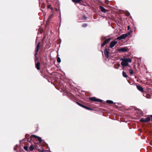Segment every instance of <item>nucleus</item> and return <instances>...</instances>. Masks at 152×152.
Returning <instances> with one entry per match:
<instances>
[{"label":"nucleus","instance_id":"1","mask_svg":"<svg viewBox=\"0 0 152 152\" xmlns=\"http://www.w3.org/2000/svg\"><path fill=\"white\" fill-rule=\"evenodd\" d=\"M120 60L122 61L121 64L122 66H128V63H131L132 62V60L130 58H121L120 59Z\"/></svg>","mask_w":152,"mask_h":152},{"label":"nucleus","instance_id":"2","mask_svg":"<svg viewBox=\"0 0 152 152\" xmlns=\"http://www.w3.org/2000/svg\"><path fill=\"white\" fill-rule=\"evenodd\" d=\"M109 49L108 48H106L104 50V53L105 57L108 58L109 57Z\"/></svg>","mask_w":152,"mask_h":152},{"label":"nucleus","instance_id":"3","mask_svg":"<svg viewBox=\"0 0 152 152\" xmlns=\"http://www.w3.org/2000/svg\"><path fill=\"white\" fill-rule=\"evenodd\" d=\"M40 46V42H39L38 44L37 45V47L36 48V49L35 51V60H37V56L38 55V52L39 51V48Z\"/></svg>","mask_w":152,"mask_h":152},{"label":"nucleus","instance_id":"4","mask_svg":"<svg viewBox=\"0 0 152 152\" xmlns=\"http://www.w3.org/2000/svg\"><path fill=\"white\" fill-rule=\"evenodd\" d=\"M150 120V117H148L145 118H142L140 120V121L141 122H148Z\"/></svg>","mask_w":152,"mask_h":152},{"label":"nucleus","instance_id":"5","mask_svg":"<svg viewBox=\"0 0 152 152\" xmlns=\"http://www.w3.org/2000/svg\"><path fill=\"white\" fill-rule=\"evenodd\" d=\"M127 36V35L126 34H124L121 35V36L118 37L117 39L119 40H121L122 39H124Z\"/></svg>","mask_w":152,"mask_h":152},{"label":"nucleus","instance_id":"6","mask_svg":"<svg viewBox=\"0 0 152 152\" xmlns=\"http://www.w3.org/2000/svg\"><path fill=\"white\" fill-rule=\"evenodd\" d=\"M117 43V42L115 40L111 42L110 45V48H112L115 45H116Z\"/></svg>","mask_w":152,"mask_h":152},{"label":"nucleus","instance_id":"7","mask_svg":"<svg viewBox=\"0 0 152 152\" xmlns=\"http://www.w3.org/2000/svg\"><path fill=\"white\" fill-rule=\"evenodd\" d=\"M89 99L91 101L96 102H101L102 101L101 100L97 99L95 97L89 98Z\"/></svg>","mask_w":152,"mask_h":152},{"label":"nucleus","instance_id":"8","mask_svg":"<svg viewBox=\"0 0 152 152\" xmlns=\"http://www.w3.org/2000/svg\"><path fill=\"white\" fill-rule=\"evenodd\" d=\"M111 39L110 38H109L106 39L102 43L101 45V47H102L104 46V45H105V44L108 42L110 41L111 40Z\"/></svg>","mask_w":152,"mask_h":152},{"label":"nucleus","instance_id":"9","mask_svg":"<svg viewBox=\"0 0 152 152\" xmlns=\"http://www.w3.org/2000/svg\"><path fill=\"white\" fill-rule=\"evenodd\" d=\"M31 137H34L36 139L38 140L39 143L41 142L42 141V140L41 138L39 137L34 135H32Z\"/></svg>","mask_w":152,"mask_h":152},{"label":"nucleus","instance_id":"10","mask_svg":"<svg viewBox=\"0 0 152 152\" xmlns=\"http://www.w3.org/2000/svg\"><path fill=\"white\" fill-rule=\"evenodd\" d=\"M118 51H122L123 52H127L128 51V49L126 48H122L118 50Z\"/></svg>","mask_w":152,"mask_h":152},{"label":"nucleus","instance_id":"11","mask_svg":"<svg viewBox=\"0 0 152 152\" xmlns=\"http://www.w3.org/2000/svg\"><path fill=\"white\" fill-rule=\"evenodd\" d=\"M137 89L140 91L141 92L143 91V89L142 87L140 85H137Z\"/></svg>","mask_w":152,"mask_h":152},{"label":"nucleus","instance_id":"12","mask_svg":"<svg viewBox=\"0 0 152 152\" xmlns=\"http://www.w3.org/2000/svg\"><path fill=\"white\" fill-rule=\"evenodd\" d=\"M100 8L102 12H103L104 13L106 12V10L105 9L102 7L100 6Z\"/></svg>","mask_w":152,"mask_h":152},{"label":"nucleus","instance_id":"13","mask_svg":"<svg viewBox=\"0 0 152 152\" xmlns=\"http://www.w3.org/2000/svg\"><path fill=\"white\" fill-rule=\"evenodd\" d=\"M36 67L37 69L38 70L40 69V63L39 62H38L36 65Z\"/></svg>","mask_w":152,"mask_h":152},{"label":"nucleus","instance_id":"14","mask_svg":"<svg viewBox=\"0 0 152 152\" xmlns=\"http://www.w3.org/2000/svg\"><path fill=\"white\" fill-rule=\"evenodd\" d=\"M72 1L75 3H78L80 2V1H83V0H72Z\"/></svg>","mask_w":152,"mask_h":152},{"label":"nucleus","instance_id":"15","mask_svg":"<svg viewBox=\"0 0 152 152\" xmlns=\"http://www.w3.org/2000/svg\"><path fill=\"white\" fill-rule=\"evenodd\" d=\"M123 76L125 77H128V75H126V72L124 71H123L122 72Z\"/></svg>","mask_w":152,"mask_h":152},{"label":"nucleus","instance_id":"16","mask_svg":"<svg viewBox=\"0 0 152 152\" xmlns=\"http://www.w3.org/2000/svg\"><path fill=\"white\" fill-rule=\"evenodd\" d=\"M34 149V147L32 145H31L29 148V149L30 151H32Z\"/></svg>","mask_w":152,"mask_h":152},{"label":"nucleus","instance_id":"17","mask_svg":"<svg viewBox=\"0 0 152 152\" xmlns=\"http://www.w3.org/2000/svg\"><path fill=\"white\" fill-rule=\"evenodd\" d=\"M76 103L79 106H80L83 107H84V108H86V106L80 104V103H79L78 102H77Z\"/></svg>","mask_w":152,"mask_h":152},{"label":"nucleus","instance_id":"18","mask_svg":"<svg viewBox=\"0 0 152 152\" xmlns=\"http://www.w3.org/2000/svg\"><path fill=\"white\" fill-rule=\"evenodd\" d=\"M129 73L130 75H132L133 73V72L132 69H129Z\"/></svg>","mask_w":152,"mask_h":152},{"label":"nucleus","instance_id":"19","mask_svg":"<svg viewBox=\"0 0 152 152\" xmlns=\"http://www.w3.org/2000/svg\"><path fill=\"white\" fill-rule=\"evenodd\" d=\"M107 103L109 104H112L113 103V102L112 101L109 100H107Z\"/></svg>","mask_w":152,"mask_h":152},{"label":"nucleus","instance_id":"20","mask_svg":"<svg viewBox=\"0 0 152 152\" xmlns=\"http://www.w3.org/2000/svg\"><path fill=\"white\" fill-rule=\"evenodd\" d=\"M57 61L58 63H60L61 62V60L59 57H58L57 58Z\"/></svg>","mask_w":152,"mask_h":152},{"label":"nucleus","instance_id":"21","mask_svg":"<svg viewBox=\"0 0 152 152\" xmlns=\"http://www.w3.org/2000/svg\"><path fill=\"white\" fill-rule=\"evenodd\" d=\"M24 148L25 150L26 151H28V147L26 146H24Z\"/></svg>","mask_w":152,"mask_h":152},{"label":"nucleus","instance_id":"22","mask_svg":"<svg viewBox=\"0 0 152 152\" xmlns=\"http://www.w3.org/2000/svg\"><path fill=\"white\" fill-rule=\"evenodd\" d=\"M82 18L83 19L85 20L86 19V17H85L84 16H82Z\"/></svg>","mask_w":152,"mask_h":152},{"label":"nucleus","instance_id":"23","mask_svg":"<svg viewBox=\"0 0 152 152\" xmlns=\"http://www.w3.org/2000/svg\"><path fill=\"white\" fill-rule=\"evenodd\" d=\"M86 109H88V110H91V109L89 108V107H86Z\"/></svg>","mask_w":152,"mask_h":152},{"label":"nucleus","instance_id":"24","mask_svg":"<svg viewBox=\"0 0 152 152\" xmlns=\"http://www.w3.org/2000/svg\"><path fill=\"white\" fill-rule=\"evenodd\" d=\"M129 28H130V26H128V29H129Z\"/></svg>","mask_w":152,"mask_h":152},{"label":"nucleus","instance_id":"25","mask_svg":"<svg viewBox=\"0 0 152 152\" xmlns=\"http://www.w3.org/2000/svg\"><path fill=\"white\" fill-rule=\"evenodd\" d=\"M83 27H85V25H83Z\"/></svg>","mask_w":152,"mask_h":152},{"label":"nucleus","instance_id":"26","mask_svg":"<svg viewBox=\"0 0 152 152\" xmlns=\"http://www.w3.org/2000/svg\"><path fill=\"white\" fill-rule=\"evenodd\" d=\"M48 8H50V6H48Z\"/></svg>","mask_w":152,"mask_h":152},{"label":"nucleus","instance_id":"27","mask_svg":"<svg viewBox=\"0 0 152 152\" xmlns=\"http://www.w3.org/2000/svg\"><path fill=\"white\" fill-rule=\"evenodd\" d=\"M14 150H16V149L15 148H14Z\"/></svg>","mask_w":152,"mask_h":152}]
</instances>
